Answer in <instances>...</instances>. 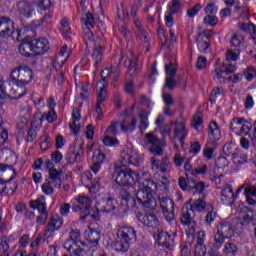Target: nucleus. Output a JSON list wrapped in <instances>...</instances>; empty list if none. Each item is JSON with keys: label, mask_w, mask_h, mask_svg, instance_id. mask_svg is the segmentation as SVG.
Wrapping results in <instances>:
<instances>
[{"label": "nucleus", "mask_w": 256, "mask_h": 256, "mask_svg": "<svg viewBox=\"0 0 256 256\" xmlns=\"http://www.w3.org/2000/svg\"><path fill=\"white\" fill-rule=\"evenodd\" d=\"M181 9V0H172L168 4V13H179V10Z\"/></svg>", "instance_id": "obj_46"}, {"label": "nucleus", "mask_w": 256, "mask_h": 256, "mask_svg": "<svg viewBox=\"0 0 256 256\" xmlns=\"http://www.w3.org/2000/svg\"><path fill=\"white\" fill-rule=\"evenodd\" d=\"M242 43H243V36L242 35L234 34L232 36L231 47H234V49H239V47H241Z\"/></svg>", "instance_id": "obj_50"}, {"label": "nucleus", "mask_w": 256, "mask_h": 256, "mask_svg": "<svg viewBox=\"0 0 256 256\" xmlns=\"http://www.w3.org/2000/svg\"><path fill=\"white\" fill-rule=\"evenodd\" d=\"M49 17H51V15H45L40 20L31 21V23H29V27H32V29H30L28 31H33L35 28L39 27L40 25H43V23L45 21H47V19H49Z\"/></svg>", "instance_id": "obj_54"}, {"label": "nucleus", "mask_w": 256, "mask_h": 256, "mask_svg": "<svg viewBox=\"0 0 256 256\" xmlns=\"http://www.w3.org/2000/svg\"><path fill=\"white\" fill-rule=\"evenodd\" d=\"M30 44L35 55H43L49 51V41L45 38L31 40Z\"/></svg>", "instance_id": "obj_19"}, {"label": "nucleus", "mask_w": 256, "mask_h": 256, "mask_svg": "<svg viewBox=\"0 0 256 256\" xmlns=\"http://www.w3.org/2000/svg\"><path fill=\"white\" fill-rule=\"evenodd\" d=\"M60 33L65 39H69L71 35V27H69V20H67V18H63L60 22Z\"/></svg>", "instance_id": "obj_34"}, {"label": "nucleus", "mask_w": 256, "mask_h": 256, "mask_svg": "<svg viewBox=\"0 0 256 256\" xmlns=\"http://www.w3.org/2000/svg\"><path fill=\"white\" fill-rule=\"evenodd\" d=\"M208 136L212 141H219L221 139V130L217 122H211L208 129Z\"/></svg>", "instance_id": "obj_28"}, {"label": "nucleus", "mask_w": 256, "mask_h": 256, "mask_svg": "<svg viewBox=\"0 0 256 256\" xmlns=\"http://www.w3.org/2000/svg\"><path fill=\"white\" fill-rule=\"evenodd\" d=\"M191 201H193V199H190L182 206L180 222L184 227H195L197 225L195 212L191 207Z\"/></svg>", "instance_id": "obj_10"}, {"label": "nucleus", "mask_w": 256, "mask_h": 256, "mask_svg": "<svg viewBox=\"0 0 256 256\" xmlns=\"http://www.w3.org/2000/svg\"><path fill=\"white\" fill-rule=\"evenodd\" d=\"M159 131L162 137H166V135H171V126L169 124H162L159 126Z\"/></svg>", "instance_id": "obj_64"}, {"label": "nucleus", "mask_w": 256, "mask_h": 256, "mask_svg": "<svg viewBox=\"0 0 256 256\" xmlns=\"http://www.w3.org/2000/svg\"><path fill=\"white\" fill-rule=\"evenodd\" d=\"M158 245L160 247H164L165 249H169L173 247V238L167 232H160L157 235Z\"/></svg>", "instance_id": "obj_23"}, {"label": "nucleus", "mask_w": 256, "mask_h": 256, "mask_svg": "<svg viewBox=\"0 0 256 256\" xmlns=\"http://www.w3.org/2000/svg\"><path fill=\"white\" fill-rule=\"evenodd\" d=\"M107 161V155L103 153L101 150H97L94 152V155L92 157V165H91V171L97 175L101 169V165Z\"/></svg>", "instance_id": "obj_20"}, {"label": "nucleus", "mask_w": 256, "mask_h": 256, "mask_svg": "<svg viewBox=\"0 0 256 256\" xmlns=\"http://www.w3.org/2000/svg\"><path fill=\"white\" fill-rule=\"evenodd\" d=\"M158 200L162 211L168 209L169 207H175V202L171 198L167 197L165 194H158Z\"/></svg>", "instance_id": "obj_31"}, {"label": "nucleus", "mask_w": 256, "mask_h": 256, "mask_svg": "<svg viewBox=\"0 0 256 256\" xmlns=\"http://www.w3.org/2000/svg\"><path fill=\"white\" fill-rule=\"evenodd\" d=\"M86 246L85 242H75L73 240H66L64 242V249L73 256H76Z\"/></svg>", "instance_id": "obj_21"}, {"label": "nucleus", "mask_w": 256, "mask_h": 256, "mask_svg": "<svg viewBox=\"0 0 256 256\" xmlns=\"http://www.w3.org/2000/svg\"><path fill=\"white\" fill-rule=\"evenodd\" d=\"M18 49L20 55H23V57H31V51H33V46L31 45V41H27L21 43Z\"/></svg>", "instance_id": "obj_33"}, {"label": "nucleus", "mask_w": 256, "mask_h": 256, "mask_svg": "<svg viewBox=\"0 0 256 256\" xmlns=\"http://www.w3.org/2000/svg\"><path fill=\"white\" fill-rule=\"evenodd\" d=\"M188 133L189 131L185 127V123L179 121L174 122V132L171 140L175 149H179V144L181 148L185 147V139Z\"/></svg>", "instance_id": "obj_8"}, {"label": "nucleus", "mask_w": 256, "mask_h": 256, "mask_svg": "<svg viewBox=\"0 0 256 256\" xmlns=\"http://www.w3.org/2000/svg\"><path fill=\"white\" fill-rule=\"evenodd\" d=\"M0 171H2V173H8V175H11L8 180L0 179V195H3L7 189V183H11V181L17 177V172L13 166H9L7 164H0Z\"/></svg>", "instance_id": "obj_17"}, {"label": "nucleus", "mask_w": 256, "mask_h": 256, "mask_svg": "<svg viewBox=\"0 0 256 256\" xmlns=\"http://www.w3.org/2000/svg\"><path fill=\"white\" fill-rule=\"evenodd\" d=\"M216 217H217V212H215L214 210L208 211L205 216L206 226L211 227V223H213V221H215Z\"/></svg>", "instance_id": "obj_52"}, {"label": "nucleus", "mask_w": 256, "mask_h": 256, "mask_svg": "<svg viewBox=\"0 0 256 256\" xmlns=\"http://www.w3.org/2000/svg\"><path fill=\"white\" fill-rule=\"evenodd\" d=\"M11 239H12V236H10V237L4 236V237L0 238V245H1L4 253H7V251H9V241H11Z\"/></svg>", "instance_id": "obj_58"}, {"label": "nucleus", "mask_w": 256, "mask_h": 256, "mask_svg": "<svg viewBox=\"0 0 256 256\" xmlns=\"http://www.w3.org/2000/svg\"><path fill=\"white\" fill-rule=\"evenodd\" d=\"M166 69V77H175L177 75V69L173 65V62H170L165 66Z\"/></svg>", "instance_id": "obj_55"}, {"label": "nucleus", "mask_w": 256, "mask_h": 256, "mask_svg": "<svg viewBox=\"0 0 256 256\" xmlns=\"http://www.w3.org/2000/svg\"><path fill=\"white\" fill-rule=\"evenodd\" d=\"M216 231L221 235L226 236L227 239L233 235V228L231 227V223L229 222H221L217 227Z\"/></svg>", "instance_id": "obj_26"}, {"label": "nucleus", "mask_w": 256, "mask_h": 256, "mask_svg": "<svg viewBox=\"0 0 256 256\" xmlns=\"http://www.w3.org/2000/svg\"><path fill=\"white\" fill-rule=\"evenodd\" d=\"M41 145L40 148L42 151H47V149H51L53 146V138L49 135L44 134L40 137Z\"/></svg>", "instance_id": "obj_37"}, {"label": "nucleus", "mask_w": 256, "mask_h": 256, "mask_svg": "<svg viewBox=\"0 0 256 256\" xmlns=\"http://www.w3.org/2000/svg\"><path fill=\"white\" fill-rule=\"evenodd\" d=\"M217 9L218 8L215 6V1H211L206 5L204 11L206 14L215 15V13H217Z\"/></svg>", "instance_id": "obj_56"}, {"label": "nucleus", "mask_w": 256, "mask_h": 256, "mask_svg": "<svg viewBox=\"0 0 256 256\" xmlns=\"http://www.w3.org/2000/svg\"><path fill=\"white\" fill-rule=\"evenodd\" d=\"M205 207H207V203L203 198H198L191 203V208L194 212L197 211L198 213H203Z\"/></svg>", "instance_id": "obj_35"}, {"label": "nucleus", "mask_w": 256, "mask_h": 256, "mask_svg": "<svg viewBox=\"0 0 256 256\" xmlns=\"http://www.w3.org/2000/svg\"><path fill=\"white\" fill-rule=\"evenodd\" d=\"M139 119H140V130L143 131V129H146L147 127H149V113L142 111L139 115H138Z\"/></svg>", "instance_id": "obj_41"}, {"label": "nucleus", "mask_w": 256, "mask_h": 256, "mask_svg": "<svg viewBox=\"0 0 256 256\" xmlns=\"http://www.w3.org/2000/svg\"><path fill=\"white\" fill-rule=\"evenodd\" d=\"M17 86H12L11 82H4L3 79L0 78V99H18L15 92H17Z\"/></svg>", "instance_id": "obj_16"}, {"label": "nucleus", "mask_w": 256, "mask_h": 256, "mask_svg": "<svg viewBox=\"0 0 256 256\" xmlns=\"http://www.w3.org/2000/svg\"><path fill=\"white\" fill-rule=\"evenodd\" d=\"M16 11L21 19V23L25 31H31L33 27L29 26L27 19H31V17H33V11H35L33 4L27 1H20L17 3Z\"/></svg>", "instance_id": "obj_7"}, {"label": "nucleus", "mask_w": 256, "mask_h": 256, "mask_svg": "<svg viewBox=\"0 0 256 256\" xmlns=\"http://www.w3.org/2000/svg\"><path fill=\"white\" fill-rule=\"evenodd\" d=\"M240 54L241 50L239 48H231L226 52V59L227 61H237Z\"/></svg>", "instance_id": "obj_40"}, {"label": "nucleus", "mask_w": 256, "mask_h": 256, "mask_svg": "<svg viewBox=\"0 0 256 256\" xmlns=\"http://www.w3.org/2000/svg\"><path fill=\"white\" fill-rule=\"evenodd\" d=\"M117 207V200L113 198H107L106 201H104V205L100 207V211L102 213H113Z\"/></svg>", "instance_id": "obj_29"}, {"label": "nucleus", "mask_w": 256, "mask_h": 256, "mask_svg": "<svg viewBox=\"0 0 256 256\" xmlns=\"http://www.w3.org/2000/svg\"><path fill=\"white\" fill-rule=\"evenodd\" d=\"M243 75L246 77L247 81H253L256 76V69L253 66H250L244 70Z\"/></svg>", "instance_id": "obj_48"}, {"label": "nucleus", "mask_w": 256, "mask_h": 256, "mask_svg": "<svg viewBox=\"0 0 256 256\" xmlns=\"http://www.w3.org/2000/svg\"><path fill=\"white\" fill-rule=\"evenodd\" d=\"M201 123H203V119L201 118V114L197 112L193 117L192 127H194V129H199V127H201Z\"/></svg>", "instance_id": "obj_59"}, {"label": "nucleus", "mask_w": 256, "mask_h": 256, "mask_svg": "<svg viewBox=\"0 0 256 256\" xmlns=\"http://www.w3.org/2000/svg\"><path fill=\"white\" fill-rule=\"evenodd\" d=\"M137 125V118H132L130 125H125V121L121 122L120 127L122 131H135V126Z\"/></svg>", "instance_id": "obj_51"}, {"label": "nucleus", "mask_w": 256, "mask_h": 256, "mask_svg": "<svg viewBox=\"0 0 256 256\" xmlns=\"http://www.w3.org/2000/svg\"><path fill=\"white\" fill-rule=\"evenodd\" d=\"M225 239H227V237L216 230L214 232V249H221L223 243H225Z\"/></svg>", "instance_id": "obj_39"}, {"label": "nucleus", "mask_w": 256, "mask_h": 256, "mask_svg": "<svg viewBox=\"0 0 256 256\" xmlns=\"http://www.w3.org/2000/svg\"><path fill=\"white\" fill-rule=\"evenodd\" d=\"M48 121V123H53L57 121V113H55V109L50 110L48 113H44L42 115L41 121Z\"/></svg>", "instance_id": "obj_47"}, {"label": "nucleus", "mask_w": 256, "mask_h": 256, "mask_svg": "<svg viewBox=\"0 0 256 256\" xmlns=\"http://www.w3.org/2000/svg\"><path fill=\"white\" fill-rule=\"evenodd\" d=\"M84 145L85 143L83 142V140H79L77 144V151H75V148H70L66 156V160L68 161V163H70V165H73L75 163H81V161H83V155H85V152L83 150Z\"/></svg>", "instance_id": "obj_15"}, {"label": "nucleus", "mask_w": 256, "mask_h": 256, "mask_svg": "<svg viewBox=\"0 0 256 256\" xmlns=\"http://www.w3.org/2000/svg\"><path fill=\"white\" fill-rule=\"evenodd\" d=\"M245 123V118H233L232 122L230 123V129L236 135H239V131H241V126Z\"/></svg>", "instance_id": "obj_38"}, {"label": "nucleus", "mask_w": 256, "mask_h": 256, "mask_svg": "<svg viewBox=\"0 0 256 256\" xmlns=\"http://www.w3.org/2000/svg\"><path fill=\"white\" fill-rule=\"evenodd\" d=\"M116 235L117 242L114 247L120 253H127L131 245L137 240V231L131 226H119Z\"/></svg>", "instance_id": "obj_5"}, {"label": "nucleus", "mask_w": 256, "mask_h": 256, "mask_svg": "<svg viewBox=\"0 0 256 256\" xmlns=\"http://www.w3.org/2000/svg\"><path fill=\"white\" fill-rule=\"evenodd\" d=\"M173 169V164L169 161V156H164L160 161V171L162 173H171Z\"/></svg>", "instance_id": "obj_36"}, {"label": "nucleus", "mask_w": 256, "mask_h": 256, "mask_svg": "<svg viewBox=\"0 0 256 256\" xmlns=\"http://www.w3.org/2000/svg\"><path fill=\"white\" fill-rule=\"evenodd\" d=\"M138 221H140V223H143L145 227H159V219H157V215L155 214H139Z\"/></svg>", "instance_id": "obj_22"}, {"label": "nucleus", "mask_w": 256, "mask_h": 256, "mask_svg": "<svg viewBox=\"0 0 256 256\" xmlns=\"http://www.w3.org/2000/svg\"><path fill=\"white\" fill-rule=\"evenodd\" d=\"M196 43L200 53H211V30L198 33Z\"/></svg>", "instance_id": "obj_13"}, {"label": "nucleus", "mask_w": 256, "mask_h": 256, "mask_svg": "<svg viewBox=\"0 0 256 256\" xmlns=\"http://www.w3.org/2000/svg\"><path fill=\"white\" fill-rule=\"evenodd\" d=\"M221 201L226 205H231L235 201V194L231 186H227L222 190Z\"/></svg>", "instance_id": "obj_25"}, {"label": "nucleus", "mask_w": 256, "mask_h": 256, "mask_svg": "<svg viewBox=\"0 0 256 256\" xmlns=\"http://www.w3.org/2000/svg\"><path fill=\"white\" fill-rule=\"evenodd\" d=\"M97 246H84L75 256H93Z\"/></svg>", "instance_id": "obj_42"}, {"label": "nucleus", "mask_w": 256, "mask_h": 256, "mask_svg": "<svg viewBox=\"0 0 256 256\" xmlns=\"http://www.w3.org/2000/svg\"><path fill=\"white\" fill-rule=\"evenodd\" d=\"M8 138H9V133L5 128H3L2 125H0V147H2V145H5Z\"/></svg>", "instance_id": "obj_57"}, {"label": "nucleus", "mask_w": 256, "mask_h": 256, "mask_svg": "<svg viewBox=\"0 0 256 256\" xmlns=\"http://www.w3.org/2000/svg\"><path fill=\"white\" fill-rule=\"evenodd\" d=\"M118 125H119V122L112 121L106 130L107 135H117V126Z\"/></svg>", "instance_id": "obj_62"}, {"label": "nucleus", "mask_w": 256, "mask_h": 256, "mask_svg": "<svg viewBox=\"0 0 256 256\" xmlns=\"http://www.w3.org/2000/svg\"><path fill=\"white\" fill-rule=\"evenodd\" d=\"M115 179V183L122 188L120 191V197L122 201L129 207L130 209H135L137 207V200L133 193H135V182L139 177V173L133 171L131 168H127V166H121L117 168L113 175Z\"/></svg>", "instance_id": "obj_1"}, {"label": "nucleus", "mask_w": 256, "mask_h": 256, "mask_svg": "<svg viewBox=\"0 0 256 256\" xmlns=\"http://www.w3.org/2000/svg\"><path fill=\"white\" fill-rule=\"evenodd\" d=\"M157 191V183L152 179H146L142 182V188H140L134 197L136 196V204L142 205V207H147V209H151L152 211L156 209L157 202L153 197V193Z\"/></svg>", "instance_id": "obj_4"}, {"label": "nucleus", "mask_w": 256, "mask_h": 256, "mask_svg": "<svg viewBox=\"0 0 256 256\" xmlns=\"http://www.w3.org/2000/svg\"><path fill=\"white\" fill-rule=\"evenodd\" d=\"M67 241H74L76 243H83V241H81V230L71 229L70 234H69V238L67 239Z\"/></svg>", "instance_id": "obj_44"}, {"label": "nucleus", "mask_w": 256, "mask_h": 256, "mask_svg": "<svg viewBox=\"0 0 256 256\" xmlns=\"http://www.w3.org/2000/svg\"><path fill=\"white\" fill-rule=\"evenodd\" d=\"M204 23L205 25H210L211 27H215V25L219 23V19L217 18V16L213 14H208L204 17Z\"/></svg>", "instance_id": "obj_49"}, {"label": "nucleus", "mask_w": 256, "mask_h": 256, "mask_svg": "<svg viewBox=\"0 0 256 256\" xmlns=\"http://www.w3.org/2000/svg\"><path fill=\"white\" fill-rule=\"evenodd\" d=\"M81 21L83 23L84 40L86 46H88L89 43H94L92 59L94 61V67L97 69V67H99V63H101V60L103 59L104 46L101 44V40L97 39L95 41V36L91 31V28L95 27V17H93L91 12H86L82 14Z\"/></svg>", "instance_id": "obj_2"}, {"label": "nucleus", "mask_w": 256, "mask_h": 256, "mask_svg": "<svg viewBox=\"0 0 256 256\" xmlns=\"http://www.w3.org/2000/svg\"><path fill=\"white\" fill-rule=\"evenodd\" d=\"M15 31V22L6 16L0 17V37L7 39L11 37Z\"/></svg>", "instance_id": "obj_14"}, {"label": "nucleus", "mask_w": 256, "mask_h": 256, "mask_svg": "<svg viewBox=\"0 0 256 256\" xmlns=\"http://www.w3.org/2000/svg\"><path fill=\"white\" fill-rule=\"evenodd\" d=\"M102 142L104 143V145H106V147H115V145L119 143L116 138H111L110 136H105Z\"/></svg>", "instance_id": "obj_60"}, {"label": "nucleus", "mask_w": 256, "mask_h": 256, "mask_svg": "<svg viewBox=\"0 0 256 256\" xmlns=\"http://www.w3.org/2000/svg\"><path fill=\"white\" fill-rule=\"evenodd\" d=\"M143 161V156L133 148H128L122 152L120 163L122 167H127V165H134V167H139L140 163Z\"/></svg>", "instance_id": "obj_9"}, {"label": "nucleus", "mask_w": 256, "mask_h": 256, "mask_svg": "<svg viewBox=\"0 0 256 256\" xmlns=\"http://www.w3.org/2000/svg\"><path fill=\"white\" fill-rule=\"evenodd\" d=\"M111 73H113V69L111 68H105L104 70H102L101 83H103V85H105V81H107V79L111 77Z\"/></svg>", "instance_id": "obj_63"}, {"label": "nucleus", "mask_w": 256, "mask_h": 256, "mask_svg": "<svg viewBox=\"0 0 256 256\" xmlns=\"http://www.w3.org/2000/svg\"><path fill=\"white\" fill-rule=\"evenodd\" d=\"M31 209H37L39 213L47 212V203H45V196L30 202Z\"/></svg>", "instance_id": "obj_27"}, {"label": "nucleus", "mask_w": 256, "mask_h": 256, "mask_svg": "<svg viewBox=\"0 0 256 256\" xmlns=\"http://www.w3.org/2000/svg\"><path fill=\"white\" fill-rule=\"evenodd\" d=\"M188 191L192 195H202L203 198L207 197V194H205V182L196 181L195 178H188Z\"/></svg>", "instance_id": "obj_18"}, {"label": "nucleus", "mask_w": 256, "mask_h": 256, "mask_svg": "<svg viewBox=\"0 0 256 256\" xmlns=\"http://www.w3.org/2000/svg\"><path fill=\"white\" fill-rule=\"evenodd\" d=\"M88 242L89 244L86 245V247H96L99 245V240L101 239V233L96 230H91L88 234Z\"/></svg>", "instance_id": "obj_30"}, {"label": "nucleus", "mask_w": 256, "mask_h": 256, "mask_svg": "<svg viewBox=\"0 0 256 256\" xmlns=\"http://www.w3.org/2000/svg\"><path fill=\"white\" fill-rule=\"evenodd\" d=\"M237 66L232 63L225 64L223 63L220 67L216 68L212 75L214 79H217L219 83H227V81H231L232 77H227V75H231V73H235Z\"/></svg>", "instance_id": "obj_11"}, {"label": "nucleus", "mask_w": 256, "mask_h": 256, "mask_svg": "<svg viewBox=\"0 0 256 256\" xmlns=\"http://www.w3.org/2000/svg\"><path fill=\"white\" fill-rule=\"evenodd\" d=\"M12 87H17L16 98L21 99L25 95V85L33 81V70L27 66H18L10 73L9 79Z\"/></svg>", "instance_id": "obj_3"}, {"label": "nucleus", "mask_w": 256, "mask_h": 256, "mask_svg": "<svg viewBox=\"0 0 256 256\" xmlns=\"http://www.w3.org/2000/svg\"><path fill=\"white\" fill-rule=\"evenodd\" d=\"M145 139L149 146L148 149L150 153L154 155V157H163V149L167 147L165 138L159 139L155 134L150 132L145 134Z\"/></svg>", "instance_id": "obj_6"}, {"label": "nucleus", "mask_w": 256, "mask_h": 256, "mask_svg": "<svg viewBox=\"0 0 256 256\" xmlns=\"http://www.w3.org/2000/svg\"><path fill=\"white\" fill-rule=\"evenodd\" d=\"M105 101H107V90H105V84H103L99 91H97L96 103L102 104L105 103Z\"/></svg>", "instance_id": "obj_45"}, {"label": "nucleus", "mask_w": 256, "mask_h": 256, "mask_svg": "<svg viewBox=\"0 0 256 256\" xmlns=\"http://www.w3.org/2000/svg\"><path fill=\"white\" fill-rule=\"evenodd\" d=\"M93 201H91V198L87 196H81L77 199V204H74L72 206V210L75 213H82L80 216L81 221H85L87 217H89L90 212L89 210L91 209Z\"/></svg>", "instance_id": "obj_12"}, {"label": "nucleus", "mask_w": 256, "mask_h": 256, "mask_svg": "<svg viewBox=\"0 0 256 256\" xmlns=\"http://www.w3.org/2000/svg\"><path fill=\"white\" fill-rule=\"evenodd\" d=\"M175 76H166V81L164 87L173 91L175 87H177V82L175 81Z\"/></svg>", "instance_id": "obj_53"}, {"label": "nucleus", "mask_w": 256, "mask_h": 256, "mask_svg": "<svg viewBox=\"0 0 256 256\" xmlns=\"http://www.w3.org/2000/svg\"><path fill=\"white\" fill-rule=\"evenodd\" d=\"M42 191L45 195H53V182H46L42 184Z\"/></svg>", "instance_id": "obj_61"}, {"label": "nucleus", "mask_w": 256, "mask_h": 256, "mask_svg": "<svg viewBox=\"0 0 256 256\" xmlns=\"http://www.w3.org/2000/svg\"><path fill=\"white\" fill-rule=\"evenodd\" d=\"M162 213L166 221H168V223H171V221L175 219V206H169V208H165L164 210H162Z\"/></svg>", "instance_id": "obj_43"}, {"label": "nucleus", "mask_w": 256, "mask_h": 256, "mask_svg": "<svg viewBox=\"0 0 256 256\" xmlns=\"http://www.w3.org/2000/svg\"><path fill=\"white\" fill-rule=\"evenodd\" d=\"M223 253L225 255H237L239 253V246L235 242H226L224 245Z\"/></svg>", "instance_id": "obj_32"}, {"label": "nucleus", "mask_w": 256, "mask_h": 256, "mask_svg": "<svg viewBox=\"0 0 256 256\" xmlns=\"http://www.w3.org/2000/svg\"><path fill=\"white\" fill-rule=\"evenodd\" d=\"M61 175H63L61 170L51 169L49 172V181L55 189L61 188Z\"/></svg>", "instance_id": "obj_24"}]
</instances>
